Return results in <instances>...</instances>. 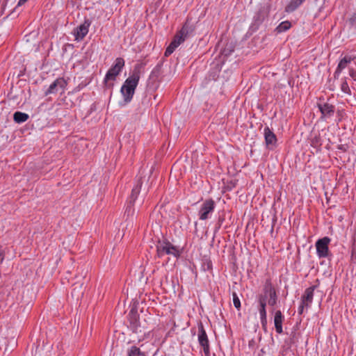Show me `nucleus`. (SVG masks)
<instances>
[{
  "label": "nucleus",
  "mask_w": 356,
  "mask_h": 356,
  "mask_svg": "<svg viewBox=\"0 0 356 356\" xmlns=\"http://www.w3.org/2000/svg\"><path fill=\"white\" fill-rule=\"evenodd\" d=\"M140 70L136 67L131 74L125 80L120 88V92L125 104L129 103L134 97L140 80Z\"/></svg>",
  "instance_id": "1"
},
{
  "label": "nucleus",
  "mask_w": 356,
  "mask_h": 356,
  "mask_svg": "<svg viewBox=\"0 0 356 356\" xmlns=\"http://www.w3.org/2000/svg\"><path fill=\"white\" fill-rule=\"evenodd\" d=\"M157 255L162 257L164 254L172 255L178 257L180 255V251L178 247L173 245L167 240L159 241L156 245Z\"/></svg>",
  "instance_id": "2"
},
{
  "label": "nucleus",
  "mask_w": 356,
  "mask_h": 356,
  "mask_svg": "<svg viewBox=\"0 0 356 356\" xmlns=\"http://www.w3.org/2000/svg\"><path fill=\"white\" fill-rule=\"evenodd\" d=\"M195 24L187 18L181 29L176 33L175 38L179 39L181 43H183L188 38L195 35Z\"/></svg>",
  "instance_id": "3"
},
{
  "label": "nucleus",
  "mask_w": 356,
  "mask_h": 356,
  "mask_svg": "<svg viewBox=\"0 0 356 356\" xmlns=\"http://www.w3.org/2000/svg\"><path fill=\"white\" fill-rule=\"evenodd\" d=\"M330 241L331 239L327 236H325L316 241L315 246L316 249V254L318 258H327L330 259L332 256L329 250V244Z\"/></svg>",
  "instance_id": "4"
},
{
  "label": "nucleus",
  "mask_w": 356,
  "mask_h": 356,
  "mask_svg": "<svg viewBox=\"0 0 356 356\" xmlns=\"http://www.w3.org/2000/svg\"><path fill=\"white\" fill-rule=\"evenodd\" d=\"M124 66V60L122 58H117L115 63L108 70L104 77V81L107 83L108 81L115 80L117 76L120 73Z\"/></svg>",
  "instance_id": "5"
},
{
  "label": "nucleus",
  "mask_w": 356,
  "mask_h": 356,
  "mask_svg": "<svg viewBox=\"0 0 356 356\" xmlns=\"http://www.w3.org/2000/svg\"><path fill=\"white\" fill-rule=\"evenodd\" d=\"M145 177L142 176H137L136 178V182L135 184L131 190V193L129 199V203L128 206L126 210V212H131V207L135 203L136 200H137V197L138 195L140 194L143 181H144Z\"/></svg>",
  "instance_id": "6"
},
{
  "label": "nucleus",
  "mask_w": 356,
  "mask_h": 356,
  "mask_svg": "<svg viewBox=\"0 0 356 356\" xmlns=\"http://www.w3.org/2000/svg\"><path fill=\"white\" fill-rule=\"evenodd\" d=\"M198 326V342L200 346L202 347L205 355H209L210 346L208 336L204 327L203 323L200 321L197 324Z\"/></svg>",
  "instance_id": "7"
},
{
  "label": "nucleus",
  "mask_w": 356,
  "mask_h": 356,
  "mask_svg": "<svg viewBox=\"0 0 356 356\" xmlns=\"http://www.w3.org/2000/svg\"><path fill=\"white\" fill-rule=\"evenodd\" d=\"M215 207V202L212 199L204 201L198 212L200 220H205L208 219L209 215L213 212Z\"/></svg>",
  "instance_id": "8"
},
{
  "label": "nucleus",
  "mask_w": 356,
  "mask_h": 356,
  "mask_svg": "<svg viewBox=\"0 0 356 356\" xmlns=\"http://www.w3.org/2000/svg\"><path fill=\"white\" fill-rule=\"evenodd\" d=\"M268 14V8L265 6H261L253 17L252 23L250 25V29L253 31H257L259 26L264 22V19L267 17Z\"/></svg>",
  "instance_id": "9"
},
{
  "label": "nucleus",
  "mask_w": 356,
  "mask_h": 356,
  "mask_svg": "<svg viewBox=\"0 0 356 356\" xmlns=\"http://www.w3.org/2000/svg\"><path fill=\"white\" fill-rule=\"evenodd\" d=\"M67 83L64 78L56 79L44 92L46 96L51 94H56L58 92H63Z\"/></svg>",
  "instance_id": "10"
},
{
  "label": "nucleus",
  "mask_w": 356,
  "mask_h": 356,
  "mask_svg": "<svg viewBox=\"0 0 356 356\" xmlns=\"http://www.w3.org/2000/svg\"><path fill=\"white\" fill-rule=\"evenodd\" d=\"M129 319L131 329L136 333H142L145 334V330H144V327H143V330L141 329V323L139 320L138 314L137 310L134 308H132L129 313Z\"/></svg>",
  "instance_id": "11"
},
{
  "label": "nucleus",
  "mask_w": 356,
  "mask_h": 356,
  "mask_svg": "<svg viewBox=\"0 0 356 356\" xmlns=\"http://www.w3.org/2000/svg\"><path fill=\"white\" fill-rule=\"evenodd\" d=\"M91 21L89 19H85L83 24L78 26L73 31L75 40L81 41L88 34Z\"/></svg>",
  "instance_id": "12"
},
{
  "label": "nucleus",
  "mask_w": 356,
  "mask_h": 356,
  "mask_svg": "<svg viewBox=\"0 0 356 356\" xmlns=\"http://www.w3.org/2000/svg\"><path fill=\"white\" fill-rule=\"evenodd\" d=\"M264 136L266 145L268 149H273L276 147L277 140V136L268 127L264 128Z\"/></svg>",
  "instance_id": "13"
},
{
  "label": "nucleus",
  "mask_w": 356,
  "mask_h": 356,
  "mask_svg": "<svg viewBox=\"0 0 356 356\" xmlns=\"http://www.w3.org/2000/svg\"><path fill=\"white\" fill-rule=\"evenodd\" d=\"M316 286H312L305 291V293L302 295L301 298V302H303V304H305L306 308H308L310 307L311 304L313 301L314 298V291L316 289Z\"/></svg>",
  "instance_id": "14"
},
{
  "label": "nucleus",
  "mask_w": 356,
  "mask_h": 356,
  "mask_svg": "<svg viewBox=\"0 0 356 356\" xmlns=\"http://www.w3.org/2000/svg\"><path fill=\"white\" fill-rule=\"evenodd\" d=\"M317 106L323 116L331 117L334 115L335 107L328 103L318 104Z\"/></svg>",
  "instance_id": "15"
},
{
  "label": "nucleus",
  "mask_w": 356,
  "mask_h": 356,
  "mask_svg": "<svg viewBox=\"0 0 356 356\" xmlns=\"http://www.w3.org/2000/svg\"><path fill=\"white\" fill-rule=\"evenodd\" d=\"M284 320V316L280 310H277L275 312L274 315V325L276 332L282 334L283 332L282 323Z\"/></svg>",
  "instance_id": "16"
},
{
  "label": "nucleus",
  "mask_w": 356,
  "mask_h": 356,
  "mask_svg": "<svg viewBox=\"0 0 356 356\" xmlns=\"http://www.w3.org/2000/svg\"><path fill=\"white\" fill-rule=\"evenodd\" d=\"M257 302H258V310L261 316H267L266 313V303H267V296L266 295H258L257 297Z\"/></svg>",
  "instance_id": "17"
},
{
  "label": "nucleus",
  "mask_w": 356,
  "mask_h": 356,
  "mask_svg": "<svg viewBox=\"0 0 356 356\" xmlns=\"http://www.w3.org/2000/svg\"><path fill=\"white\" fill-rule=\"evenodd\" d=\"M179 40V39H176L174 37L173 40L171 42V43L169 44V46L166 48L165 51L164 55L165 57H168L170 55H171L175 50V49L181 44Z\"/></svg>",
  "instance_id": "18"
},
{
  "label": "nucleus",
  "mask_w": 356,
  "mask_h": 356,
  "mask_svg": "<svg viewBox=\"0 0 356 356\" xmlns=\"http://www.w3.org/2000/svg\"><path fill=\"white\" fill-rule=\"evenodd\" d=\"M29 118L27 113L16 111L13 114V120L16 123L21 124L26 122Z\"/></svg>",
  "instance_id": "19"
},
{
  "label": "nucleus",
  "mask_w": 356,
  "mask_h": 356,
  "mask_svg": "<svg viewBox=\"0 0 356 356\" xmlns=\"http://www.w3.org/2000/svg\"><path fill=\"white\" fill-rule=\"evenodd\" d=\"M305 0H291L286 6L285 11L286 13H292L298 8Z\"/></svg>",
  "instance_id": "20"
},
{
  "label": "nucleus",
  "mask_w": 356,
  "mask_h": 356,
  "mask_svg": "<svg viewBox=\"0 0 356 356\" xmlns=\"http://www.w3.org/2000/svg\"><path fill=\"white\" fill-rule=\"evenodd\" d=\"M127 356H147L145 352L140 350V349L136 346H132L127 349Z\"/></svg>",
  "instance_id": "21"
},
{
  "label": "nucleus",
  "mask_w": 356,
  "mask_h": 356,
  "mask_svg": "<svg viewBox=\"0 0 356 356\" xmlns=\"http://www.w3.org/2000/svg\"><path fill=\"white\" fill-rule=\"evenodd\" d=\"M353 60V58L351 56H346L343 57L341 60L339 61L337 68L339 69V70H343L345 69L348 63H350Z\"/></svg>",
  "instance_id": "22"
},
{
  "label": "nucleus",
  "mask_w": 356,
  "mask_h": 356,
  "mask_svg": "<svg viewBox=\"0 0 356 356\" xmlns=\"http://www.w3.org/2000/svg\"><path fill=\"white\" fill-rule=\"evenodd\" d=\"M291 26V24L289 21H284L281 22L276 28V31L277 33H282L287 30H289Z\"/></svg>",
  "instance_id": "23"
},
{
  "label": "nucleus",
  "mask_w": 356,
  "mask_h": 356,
  "mask_svg": "<svg viewBox=\"0 0 356 356\" xmlns=\"http://www.w3.org/2000/svg\"><path fill=\"white\" fill-rule=\"evenodd\" d=\"M264 294L268 296V295L272 294L273 292H276L274 287L272 285L270 280H266L264 287Z\"/></svg>",
  "instance_id": "24"
},
{
  "label": "nucleus",
  "mask_w": 356,
  "mask_h": 356,
  "mask_svg": "<svg viewBox=\"0 0 356 356\" xmlns=\"http://www.w3.org/2000/svg\"><path fill=\"white\" fill-rule=\"evenodd\" d=\"M162 64L158 63L151 72V79H157L161 74Z\"/></svg>",
  "instance_id": "25"
},
{
  "label": "nucleus",
  "mask_w": 356,
  "mask_h": 356,
  "mask_svg": "<svg viewBox=\"0 0 356 356\" xmlns=\"http://www.w3.org/2000/svg\"><path fill=\"white\" fill-rule=\"evenodd\" d=\"M341 90L342 92H343L344 93L346 94H348V95H351V91H350V89L348 86V84L346 80V79H344V81L341 83Z\"/></svg>",
  "instance_id": "26"
},
{
  "label": "nucleus",
  "mask_w": 356,
  "mask_h": 356,
  "mask_svg": "<svg viewBox=\"0 0 356 356\" xmlns=\"http://www.w3.org/2000/svg\"><path fill=\"white\" fill-rule=\"evenodd\" d=\"M202 268L204 271L212 269V262L209 259H204L202 263Z\"/></svg>",
  "instance_id": "27"
},
{
  "label": "nucleus",
  "mask_w": 356,
  "mask_h": 356,
  "mask_svg": "<svg viewBox=\"0 0 356 356\" xmlns=\"http://www.w3.org/2000/svg\"><path fill=\"white\" fill-rule=\"evenodd\" d=\"M269 296V300L268 301L269 305L274 306L277 303V294L276 292H273L272 294L268 295Z\"/></svg>",
  "instance_id": "28"
},
{
  "label": "nucleus",
  "mask_w": 356,
  "mask_h": 356,
  "mask_svg": "<svg viewBox=\"0 0 356 356\" xmlns=\"http://www.w3.org/2000/svg\"><path fill=\"white\" fill-rule=\"evenodd\" d=\"M232 296H233V303H234V307L236 309H238L241 307L240 300H239L238 296L236 295V293L235 292L233 293Z\"/></svg>",
  "instance_id": "29"
},
{
  "label": "nucleus",
  "mask_w": 356,
  "mask_h": 356,
  "mask_svg": "<svg viewBox=\"0 0 356 356\" xmlns=\"http://www.w3.org/2000/svg\"><path fill=\"white\" fill-rule=\"evenodd\" d=\"M234 51V48L232 45H227L223 50L222 54L225 56H229Z\"/></svg>",
  "instance_id": "30"
},
{
  "label": "nucleus",
  "mask_w": 356,
  "mask_h": 356,
  "mask_svg": "<svg viewBox=\"0 0 356 356\" xmlns=\"http://www.w3.org/2000/svg\"><path fill=\"white\" fill-rule=\"evenodd\" d=\"M348 22L350 26H356V11L351 15Z\"/></svg>",
  "instance_id": "31"
},
{
  "label": "nucleus",
  "mask_w": 356,
  "mask_h": 356,
  "mask_svg": "<svg viewBox=\"0 0 356 356\" xmlns=\"http://www.w3.org/2000/svg\"><path fill=\"white\" fill-rule=\"evenodd\" d=\"M224 220H225V218L222 216H220L218 218V222H217L216 227L215 228V232H218L220 229Z\"/></svg>",
  "instance_id": "32"
},
{
  "label": "nucleus",
  "mask_w": 356,
  "mask_h": 356,
  "mask_svg": "<svg viewBox=\"0 0 356 356\" xmlns=\"http://www.w3.org/2000/svg\"><path fill=\"white\" fill-rule=\"evenodd\" d=\"M260 320H261V324L262 328L264 330H266V327H267V316H261Z\"/></svg>",
  "instance_id": "33"
},
{
  "label": "nucleus",
  "mask_w": 356,
  "mask_h": 356,
  "mask_svg": "<svg viewBox=\"0 0 356 356\" xmlns=\"http://www.w3.org/2000/svg\"><path fill=\"white\" fill-rule=\"evenodd\" d=\"M349 75L355 81H356V70H354L353 68H350L349 69Z\"/></svg>",
  "instance_id": "34"
},
{
  "label": "nucleus",
  "mask_w": 356,
  "mask_h": 356,
  "mask_svg": "<svg viewBox=\"0 0 356 356\" xmlns=\"http://www.w3.org/2000/svg\"><path fill=\"white\" fill-rule=\"evenodd\" d=\"M305 307H306L305 304H303V302H301L300 305L298 307V314H302L303 313Z\"/></svg>",
  "instance_id": "35"
},
{
  "label": "nucleus",
  "mask_w": 356,
  "mask_h": 356,
  "mask_svg": "<svg viewBox=\"0 0 356 356\" xmlns=\"http://www.w3.org/2000/svg\"><path fill=\"white\" fill-rule=\"evenodd\" d=\"M342 71L341 70H339L338 68L336 69L334 73V79H338L339 76V74H341Z\"/></svg>",
  "instance_id": "36"
},
{
  "label": "nucleus",
  "mask_w": 356,
  "mask_h": 356,
  "mask_svg": "<svg viewBox=\"0 0 356 356\" xmlns=\"http://www.w3.org/2000/svg\"><path fill=\"white\" fill-rule=\"evenodd\" d=\"M3 259H4V254L1 251H0V264L3 262Z\"/></svg>",
  "instance_id": "37"
},
{
  "label": "nucleus",
  "mask_w": 356,
  "mask_h": 356,
  "mask_svg": "<svg viewBox=\"0 0 356 356\" xmlns=\"http://www.w3.org/2000/svg\"><path fill=\"white\" fill-rule=\"evenodd\" d=\"M28 0H19L18 3H17V6H22L23 5L24 3H25Z\"/></svg>",
  "instance_id": "38"
},
{
  "label": "nucleus",
  "mask_w": 356,
  "mask_h": 356,
  "mask_svg": "<svg viewBox=\"0 0 356 356\" xmlns=\"http://www.w3.org/2000/svg\"><path fill=\"white\" fill-rule=\"evenodd\" d=\"M276 220H276V218H275V217H274V218H273V225H272L271 230H270V232H273V227H274V225H275V223Z\"/></svg>",
  "instance_id": "39"
},
{
  "label": "nucleus",
  "mask_w": 356,
  "mask_h": 356,
  "mask_svg": "<svg viewBox=\"0 0 356 356\" xmlns=\"http://www.w3.org/2000/svg\"><path fill=\"white\" fill-rule=\"evenodd\" d=\"M75 289H76V288H74V289L72 290V296H74V293Z\"/></svg>",
  "instance_id": "40"
},
{
  "label": "nucleus",
  "mask_w": 356,
  "mask_h": 356,
  "mask_svg": "<svg viewBox=\"0 0 356 356\" xmlns=\"http://www.w3.org/2000/svg\"><path fill=\"white\" fill-rule=\"evenodd\" d=\"M1 15V14L0 13V16Z\"/></svg>",
  "instance_id": "41"
}]
</instances>
